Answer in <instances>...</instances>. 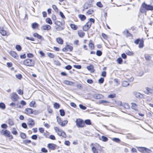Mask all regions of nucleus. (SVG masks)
<instances>
[{"label":"nucleus","instance_id":"nucleus-1","mask_svg":"<svg viewBox=\"0 0 153 153\" xmlns=\"http://www.w3.org/2000/svg\"><path fill=\"white\" fill-rule=\"evenodd\" d=\"M153 10V4H148L145 2L143 3L140 9V12L141 13H146L147 11Z\"/></svg>","mask_w":153,"mask_h":153},{"label":"nucleus","instance_id":"nucleus-2","mask_svg":"<svg viewBox=\"0 0 153 153\" xmlns=\"http://www.w3.org/2000/svg\"><path fill=\"white\" fill-rule=\"evenodd\" d=\"M23 64L27 66L32 67L35 65V62L32 59H27L23 61Z\"/></svg>","mask_w":153,"mask_h":153},{"label":"nucleus","instance_id":"nucleus-3","mask_svg":"<svg viewBox=\"0 0 153 153\" xmlns=\"http://www.w3.org/2000/svg\"><path fill=\"white\" fill-rule=\"evenodd\" d=\"M138 150L142 153H152V151L149 149L145 147H137Z\"/></svg>","mask_w":153,"mask_h":153},{"label":"nucleus","instance_id":"nucleus-4","mask_svg":"<svg viewBox=\"0 0 153 153\" xmlns=\"http://www.w3.org/2000/svg\"><path fill=\"white\" fill-rule=\"evenodd\" d=\"M77 126L78 128H82L85 126L84 121L80 119H77L76 120Z\"/></svg>","mask_w":153,"mask_h":153},{"label":"nucleus","instance_id":"nucleus-5","mask_svg":"<svg viewBox=\"0 0 153 153\" xmlns=\"http://www.w3.org/2000/svg\"><path fill=\"white\" fill-rule=\"evenodd\" d=\"M91 25V23L90 22H87L83 27V30L85 31L88 30L90 27Z\"/></svg>","mask_w":153,"mask_h":153},{"label":"nucleus","instance_id":"nucleus-6","mask_svg":"<svg viewBox=\"0 0 153 153\" xmlns=\"http://www.w3.org/2000/svg\"><path fill=\"white\" fill-rule=\"evenodd\" d=\"M0 133L2 135L7 137H10V131L7 130H2Z\"/></svg>","mask_w":153,"mask_h":153},{"label":"nucleus","instance_id":"nucleus-7","mask_svg":"<svg viewBox=\"0 0 153 153\" xmlns=\"http://www.w3.org/2000/svg\"><path fill=\"white\" fill-rule=\"evenodd\" d=\"M47 146L51 150H54L56 149V147H58L56 144L51 143H48Z\"/></svg>","mask_w":153,"mask_h":153},{"label":"nucleus","instance_id":"nucleus-8","mask_svg":"<svg viewBox=\"0 0 153 153\" xmlns=\"http://www.w3.org/2000/svg\"><path fill=\"white\" fill-rule=\"evenodd\" d=\"M27 124L29 125L30 128L34 126L35 122L32 118H29L28 120Z\"/></svg>","mask_w":153,"mask_h":153},{"label":"nucleus","instance_id":"nucleus-9","mask_svg":"<svg viewBox=\"0 0 153 153\" xmlns=\"http://www.w3.org/2000/svg\"><path fill=\"white\" fill-rule=\"evenodd\" d=\"M19 98V96L16 93L13 92L12 94L11 99L13 101H16Z\"/></svg>","mask_w":153,"mask_h":153},{"label":"nucleus","instance_id":"nucleus-10","mask_svg":"<svg viewBox=\"0 0 153 153\" xmlns=\"http://www.w3.org/2000/svg\"><path fill=\"white\" fill-rule=\"evenodd\" d=\"M9 54L14 58L17 59L19 56L17 54L13 51H10L9 52Z\"/></svg>","mask_w":153,"mask_h":153},{"label":"nucleus","instance_id":"nucleus-11","mask_svg":"<svg viewBox=\"0 0 153 153\" xmlns=\"http://www.w3.org/2000/svg\"><path fill=\"white\" fill-rule=\"evenodd\" d=\"M24 113L26 114H32L33 113V110L30 108H26L25 110Z\"/></svg>","mask_w":153,"mask_h":153},{"label":"nucleus","instance_id":"nucleus-12","mask_svg":"<svg viewBox=\"0 0 153 153\" xmlns=\"http://www.w3.org/2000/svg\"><path fill=\"white\" fill-rule=\"evenodd\" d=\"M51 29V27L50 25H46L42 26L41 27V29L42 30H50Z\"/></svg>","mask_w":153,"mask_h":153},{"label":"nucleus","instance_id":"nucleus-13","mask_svg":"<svg viewBox=\"0 0 153 153\" xmlns=\"http://www.w3.org/2000/svg\"><path fill=\"white\" fill-rule=\"evenodd\" d=\"M93 97L95 99H101L103 97V96L101 94H95L93 95Z\"/></svg>","mask_w":153,"mask_h":153},{"label":"nucleus","instance_id":"nucleus-14","mask_svg":"<svg viewBox=\"0 0 153 153\" xmlns=\"http://www.w3.org/2000/svg\"><path fill=\"white\" fill-rule=\"evenodd\" d=\"M92 42V41L90 40L88 44V47L91 50H93L94 49V46L93 43Z\"/></svg>","mask_w":153,"mask_h":153},{"label":"nucleus","instance_id":"nucleus-15","mask_svg":"<svg viewBox=\"0 0 153 153\" xmlns=\"http://www.w3.org/2000/svg\"><path fill=\"white\" fill-rule=\"evenodd\" d=\"M86 68L88 70L91 71V72H94V67L92 65H91L89 66H87Z\"/></svg>","mask_w":153,"mask_h":153},{"label":"nucleus","instance_id":"nucleus-16","mask_svg":"<svg viewBox=\"0 0 153 153\" xmlns=\"http://www.w3.org/2000/svg\"><path fill=\"white\" fill-rule=\"evenodd\" d=\"M33 36L34 37H37L38 39H41L42 38V39H43L41 35L39 34L38 33H36L33 34Z\"/></svg>","mask_w":153,"mask_h":153},{"label":"nucleus","instance_id":"nucleus-17","mask_svg":"<svg viewBox=\"0 0 153 153\" xmlns=\"http://www.w3.org/2000/svg\"><path fill=\"white\" fill-rule=\"evenodd\" d=\"M78 36L81 37H83L85 35V33L81 30H79L78 33Z\"/></svg>","mask_w":153,"mask_h":153},{"label":"nucleus","instance_id":"nucleus-18","mask_svg":"<svg viewBox=\"0 0 153 153\" xmlns=\"http://www.w3.org/2000/svg\"><path fill=\"white\" fill-rule=\"evenodd\" d=\"M78 16L81 20L82 21L85 20L86 19V16L84 15L79 14L78 15Z\"/></svg>","mask_w":153,"mask_h":153},{"label":"nucleus","instance_id":"nucleus-19","mask_svg":"<svg viewBox=\"0 0 153 153\" xmlns=\"http://www.w3.org/2000/svg\"><path fill=\"white\" fill-rule=\"evenodd\" d=\"M56 40L57 42L59 44H63V39L60 38H57L56 39Z\"/></svg>","mask_w":153,"mask_h":153},{"label":"nucleus","instance_id":"nucleus-20","mask_svg":"<svg viewBox=\"0 0 153 153\" xmlns=\"http://www.w3.org/2000/svg\"><path fill=\"white\" fill-rule=\"evenodd\" d=\"M122 85L123 87H126L129 85V83L127 81H123L122 82Z\"/></svg>","mask_w":153,"mask_h":153},{"label":"nucleus","instance_id":"nucleus-21","mask_svg":"<svg viewBox=\"0 0 153 153\" xmlns=\"http://www.w3.org/2000/svg\"><path fill=\"white\" fill-rule=\"evenodd\" d=\"M8 123L10 126H13L14 124V122L13 120L9 118L8 119Z\"/></svg>","mask_w":153,"mask_h":153},{"label":"nucleus","instance_id":"nucleus-22","mask_svg":"<svg viewBox=\"0 0 153 153\" xmlns=\"http://www.w3.org/2000/svg\"><path fill=\"white\" fill-rule=\"evenodd\" d=\"M0 33L3 36H5L7 34L6 31L4 30L3 28L0 29Z\"/></svg>","mask_w":153,"mask_h":153},{"label":"nucleus","instance_id":"nucleus-23","mask_svg":"<svg viewBox=\"0 0 153 153\" xmlns=\"http://www.w3.org/2000/svg\"><path fill=\"white\" fill-rule=\"evenodd\" d=\"M100 140L103 142H106L108 141V139L107 137L104 136H102L101 138H100Z\"/></svg>","mask_w":153,"mask_h":153},{"label":"nucleus","instance_id":"nucleus-24","mask_svg":"<svg viewBox=\"0 0 153 153\" xmlns=\"http://www.w3.org/2000/svg\"><path fill=\"white\" fill-rule=\"evenodd\" d=\"M84 123L85 124H86L87 125H90L91 124V121L90 119L85 120L84 121Z\"/></svg>","mask_w":153,"mask_h":153},{"label":"nucleus","instance_id":"nucleus-25","mask_svg":"<svg viewBox=\"0 0 153 153\" xmlns=\"http://www.w3.org/2000/svg\"><path fill=\"white\" fill-rule=\"evenodd\" d=\"M6 108V105L4 103L2 102L0 103V108L2 110Z\"/></svg>","mask_w":153,"mask_h":153},{"label":"nucleus","instance_id":"nucleus-26","mask_svg":"<svg viewBox=\"0 0 153 153\" xmlns=\"http://www.w3.org/2000/svg\"><path fill=\"white\" fill-rule=\"evenodd\" d=\"M39 26V25L36 22L33 23L32 25V27L33 29H35Z\"/></svg>","mask_w":153,"mask_h":153},{"label":"nucleus","instance_id":"nucleus-27","mask_svg":"<svg viewBox=\"0 0 153 153\" xmlns=\"http://www.w3.org/2000/svg\"><path fill=\"white\" fill-rule=\"evenodd\" d=\"M64 83L66 84L70 85H72L74 84V82H73L69 81L68 80H65L64 82Z\"/></svg>","mask_w":153,"mask_h":153},{"label":"nucleus","instance_id":"nucleus-28","mask_svg":"<svg viewBox=\"0 0 153 153\" xmlns=\"http://www.w3.org/2000/svg\"><path fill=\"white\" fill-rule=\"evenodd\" d=\"M70 27L71 28L74 30H76L77 29V27L74 24H71Z\"/></svg>","mask_w":153,"mask_h":153},{"label":"nucleus","instance_id":"nucleus-29","mask_svg":"<svg viewBox=\"0 0 153 153\" xmlns=\"http://www.w3.org/2000/svg\"><path fill=\"white\" fill-rule=\"evenodd\" d=\"M146 90L149 93L151 94L153 93V89H152L149 87H146Z\"/></svg>","mask_w":153,"mask_h":153},{"label":"nucleus","instance_id":"nucleus-30","mask_svg":"<svg viewBox=\"0 0 153 153\" xmlns=\"http://www.w3.org/2000/svg\"><path fill=\"white\" fill-rule=\"evenodd\" d=\"M131 104L132 105V106H131V108L137 111V110L136 109V107L137 106V104L135 103H132V102L131 103Z\"/></svg>","mask_w":153,"mask_h":153},{"label":"nucleus","instance_id":"nucleus-31","mask_svg":"<svg viewBox=\"0 0 153 153\" xmlns=\"http://www.w3.org/2000/svg\"><path fill=\"white\" fill-rule=\"evenodd\" d=\"M45 21L46 22L50 25H51L52 24V21L50 18H47Z\"/></svg>","mask_w":153,"mask_h":153},{"label":"nucleus","instance_id":"nucleus-32","mask_svg":"<svg viewBox=\"0 0 153 153\" xmlns=\"http://www.w3.org/2000/svg\"><path fill=\"white\" fill-rule=\"evenodd\" d=\"M16 49L18 51H20L22 50V48L20 45H17L16 46Z\"/></svg>","mask_w":153,"mask_h":153},{"label":"nucleus","instance_id":"nucleus-33","mask_svg":"<svg viewBox=\"0 0 153 153\" xmlns=\"http://www.w3.org/2000/svg\"><path fill=\"white\" fill-rule=\"evenodd\" d=\"M20 136L21 138L23 139H25L26 137V134L25 133L23 132H21Z\"/></svg>","mask_w":153,"mask_h":153},{"label":"nucleus","instance_id":"nucleus-34","mask_svg":"<svg viewBox=\"0 0 153 153\" xmlns=\"http://www.w3.org/2000/svg\"><path fill=\"white\" fill-rule=\"evenodd\" d=\"M59 112L60 113V115L62 116H63L65 114V113L64 110L63 109H60L59 110Z\"/></svg>","mask_w":153,"mask_h":153},{"label":"nucleus","instance_id":"nucleus-35","mask_svg":"<svg viewBox=\"0 0 153 153\" xmlns=\"http://www.w3.org/2000/svg\"><path fill=\"white\" fill-rule=\"evenodd\" d=\"M60 106L59 104L58 103L55 102L54 104V107L56 109L59 108Z\"/></svg>","mask_w":153,"mask_h":153},{"label":"nucleus","instance_id":"nucleus-36","mask_svg":"<svg viewBox=\"0 0 153 153\" xmlns=\"http://www.w3.org/2000/svg\"><path fill=\"white\" fill-rule=\"evenodd\" d=\"M117 61L119 64H120L122 63L123 60L121 58L119 57L117 59Z\"/></svg>","mask_w":153,"mask_h":153},{"label":"nucleus","instance_id":"nucleus-37","mask_svg":"<svg viewBox=\"0 0 153 153\" xmlns=\"http://www.w3.org/2000/svg\"><path fill=\"white\" fill-rule=\"evenodd\" d=\"M126 53L128 56H133L134 55V53L129 51H127L126 52Z\"/></svg>","mask_w":153,"mask_h":153},{"label":"nucleus","instance_id":"nucleus-38","mask_svg":"<svg viewBox=\"0 0 153 153\" xmlns=\"http://www.w3.org/2000/svg\"><path fill=\"white\" fill-rule=\"evenodd\" d=\"M143 43H144V41L143 40H142L140 42V43H139V47L141 48H142L143 47L144 45H143Z\"/></svg>","mask_w":153,"mask_h":153},{"label":"nucleus","instance_id":"nucleus-39","mask_svg":"<svg viewBox=\"0 0 153 153\" xmlns=\"http://www.w3.org/2000/svg\"><path fill=\"white\" fill-rule=\"evenodd\" d=\"M56 119H57V121L58 123V124L60 125L61 123H62V121L61 120V119L59 117L57 116L56 117Z\"/></svg>","mask_w":153,"mask_h":153},{"label":"nucleus","instance_id":"nucleus-40","mask_svg":"<svg viewBox=\"0 0 153 153\" xmlns=\"http://www.w3.org/2000/svg\"><path fill=\"white\" fill-rule=\"evenodd\" d=\"M68 123V121L67 120H64V121H62V123H61L60 125L62 126H65V125L67 124Z\"/></svg>","mask_w":153,"mask_h":153},{"label":"nucleus","instance_id":"nucleus-41","mask_svg":"<svg viewBox=\"0 0 153 153\" xmlns=\"http://www.w3.org/2000/svg\"><path fill=\"white\" fill-rule=\"evenodd\" d=\"M145 58L146 60L149 61L151 59V57L148 54H146L145 55Z\"/></svg>","mask_w":153,"mask_h":153},{"label":"nucleus","instance_id":"nucleus-42","mask_svg":"<svg viewBox=\"0 0 153 153\" xmlns=\"http://www.w3.org/2000/svg\"><path fill=\"white\" fill-rule=\"evenodd\" d=\"M134 95L137 97H140L141 94L139 92H134Z\"/></svg>","mask_w":153,"mask_h":153},{"label":"nucleus","instance_id":"nucleus-43","mask_svg":"<svg viewBox=\"0 0 153 153\" xmlns=\"http://www.w3.org/2000/svg\"><path fill=\"white\" fill-rule=\"evenodd\" d=\"M112 140L113 141L117 143H119L120 141V139L118 138H114L112 139Z\"/></svg>","mask_w":153,"mask_h":153},{"label":"nucleus","instance_id":"nucleus-44","mask_svg":"<svg viewBox=\"0 0 153 153\" xmlns=\"http://www.w3.org/2000/svg\"><path fill=\"white\" fill-rule=\"evenodd\" d=\"M116 96V94H111L108 95V97L111 98H113L115 97Z\"/></svg>","mask_w":153,"mask_h":153},{"label":"nucleus","instance_id":"nucleus-45","mask_svg":"<svg viewBox=\"0 0 153 153\" xmlns=\"http://www.w3.org/2000/svg\"><path fill=\"white\" fill-rule=\"evenodd\" d=\"M102 54V52L100 50H97L96 52V55L98 56H101Z\"/></svg>","mask_w":153,"mask_h":153},{"label":"nucleus","instance_id":"nucleus-46","mask_svg":"<svg viewBox=\"0 0 153 153\" xmlns=\"http://www.w3.org/2000/svg\"><path fill=\"white\" fill-rule=\"evenodd\" d=\"M92 151L93 153H98V151L94 146H93L92 148Z\"/></svg>","mask_w":153,"mask_h":153},{"label":"nucleus","instance_id":"nucleus-47","mask_svg":"<svg viewBox=\"0 0 153 153\" xmlns=\"http://www.w3.org/2000/svg\"><path fill=\"white\" fill-rule=\"evenodd\" d=\"M36 104V102L35 101H32L29 104V105L30 107H34V105Z\"/></svg>","mask_w":153,"mask_h":153},{"label":"nucleus","instance_id":"nucleus-48","mask_svg":"<svg viewBox=\"0 0 153 153\" xmlns=\"http://www.w3.org/2000/svg\"><path fill=\"white\" fill-rule=\"evenodd\" d=\"M79 106L80 108L82 110H85L86 109V107L82 104H79Z\"/></svg>","mask_w":153,"mask_h":153},{"label":"nucleus","instance_id":"nucleus-49","mask_svg":"<svg viewBox=\"0 0 153 153\" xmlns=\"http://www.w3.org/2000/svg\"><path fill=\"white\" fill-rule=\"evenodd\" d=\"M48 56L51 58H54V55L51 53H48Z\"/></svg>","mask_w":153,"mask_h":153},{"label":"nucleus","instance_id":"nucleus-50","mask_svg":"<svg viewBox=\"0 0 153 153\" xmlns=\"http://www.w3.org/2000/svg\"><path fill=\"white\" fill-rule=\"evenodd\" d=\"M67 49H69L70 51H72L73 49V47L69 45H67L66 46Z\"/></svg>","mask_w":153,"mask_h":153},{"label":"nucleus","instance_id":"nucleus-51","mask_svg":"<svg viewBox=\"0 0 153 153\" xmlns=\"http://www.w3.org/2000/svg\"><path fill=\"white\" fill-rule=\"evenodd\" d=\"M16 78L19 79H21L22 78V75L20 74H16Z\"/></svg>","mask_w":153,"mask_h":153},{"label":"nucleus","instance_id":"nucleus-52","mask_svg":"<svg viewBox=\"0 0 153 153\" xmlns=\"http://www.w3.org/2000/svg\"><path fill=\"white\" fill-rule=\"evenodd\" d=\"M104 78L103 77L100 78L98 80V82L99 83L102 84L104 81Z\"/></svg>","mask_w":153,"mask_h":153},{"label":"nucleus","instance_id":"nucleus-53","mask_svg":"<svg viewBox=\"0 0 153 153\" xmlns=\"http://www.w3.org/2000/svg\"><path fill=\"white\" fill-rule=\"evenodd\" d=\"M96 5L97 6L100 7H102L103 6L102 3L100 1L97 2L96 4Z\"/></svg>","mask_w":153,"mask_h":153},{"label":"nucleus","instance_id":"nucleus-54","mask_svg":"<svg viewBox=\"0 0 153 153\" xmlns=\"http://www.w3.org/2000/svg\"><path fill=\"white\" fill-rule=\"evenodd\" d=\"M1 127L3 128L6 129L7 127V126L6 124L3 123L1 125Z\"/></svg>","mask_w":153,"mask_h":153},{"label":"nucleus","instance_id":"nucleus-55","mask_svg":"<svg viewBox=\"0 0 153 153\" xmlns=\"http://www.w3.org/2000/svg\"><path fill=\"white\" fill-rule=\"evenodd\" d=\"M13 130L12 131V133L14 135H16L18 134L17 131L16 130V128H13Z\"/></svg>","mask_w":153,"mask_h":153},{"label":"nucleus","instance_id":"nucleus-56","mask_svg":"<svg viewBox=\"0 0 153 153\" xmlns=\"http://www.w3.org/2000/svg\"><path fill=\"white\" fill-rule=\"evenodd\" d=\"M56 29L58 31H60L63 30L64 28L59 26H57L56 27Z\"/></svg>","mask_w":153,"mask_h":153},{"label":"nucleus","instance_id":"nucleus-57","mask_svg":"<svg viewBox=\"0 0 153 153\" xmlns=\"http://www.w3.org/2000/svg\"><path fill=\"white\" fill-rule=\"evenodd\" d=\"M74 68L78 69H80L81 68V66L80 65H74Z\"/></svg>","mask_w":153,"mask_h":153},{"label":"nucleus","instance_id":"nucleus-58","mask_svg":"<svg viewBox=\"0 0 153 153\" xmlns=\"http://www.w3.org/2000/svg\"><path fill=\"white\" fill-rule=\"evenodd\" d=\"M22 126L25 129L27 128V125L25 123H23L22 124Z\"/></svg>","mask_w":153,"mask_h":153},{"label":"nucleus","instance_id":"nucleus-59","mask_svg":"<svg viewBox=\"0 0 153 153\" xmlns=\"http://www.w3.org/2000/svg\"><path fill=\"white\" fill-rule=\"evenodd\" d=\"M54 64L55 65L58 66H60L61 65L60 62L58 60H55L54 61Z\"/></svg>","mask_w":153,"mask_h":153},{"label":"nucleus","instance_id":"nucleus-60","mask_svg":"<svg viewBox=\"0 0 153 153\" xmlns=\"http://www.w3.org/2000/svg\"><path fill=\"white\" fill-rule=\"evenodd\" d=\"M27 56L28 58H31L33 57L34 55L32 53H29L27 54Z\"/></svg>","mask_w":153,"mask_h":153},{"label":"nucleus","instance_id":"nucleus-61","mask_svg":"<svg viewBox=\"0 0 153 153\" xmlns=\"http://www.w3.org/2000/svg\"><path fill=\"white\" fill-rule=\"evenodd\" d=\"M65 69L67 70H70L72 69V67L70 65H68L65 67Z\"/></svg>","mask_w":153,"mask_h":153},{"label":"nucleus","instance_id":"nucleus-62","mask_svg":"<svg viewBox=\"0 0 153 153\" xmlns=\"http://www.w3.org/2000/svg\"><path fill=\"white\" fill-rule=\"evenodd\" d=\"M89 4H84L83 7L84 9H83V11L85 9H87L89 7Z\"/></svg>","mask_w":153,"mask_h":153},{"label":"nucleus","instance_id":"nucleus-63","mask_svg":"<svg viewBox=\"0 0 153 153\" xmlns=\"http://www.w3.org/2000/svg\"><path fill=\"white\" fill-rule=\"evenodd\" d=\"M52 7L56 12H57L58 11V9L56 5H52Z\"/></svg>","mask_w":153,"mask_h":153},{"label":"nucleus","instance_id":"nucleus-64","mask_svg":"<svg viewBox=\"0 0 153 153\" xmlns=\"http://www.w3.org/2000/svg\"><path fill=\"white\" fill-rule=\"evenodd\" d=\"M94 12V10L92 9H89L88 11L87 12V13L88 14V15L91 14L93 12Z\"/></svg>","mask_w":153,"mask_h":153}]
</instances>
